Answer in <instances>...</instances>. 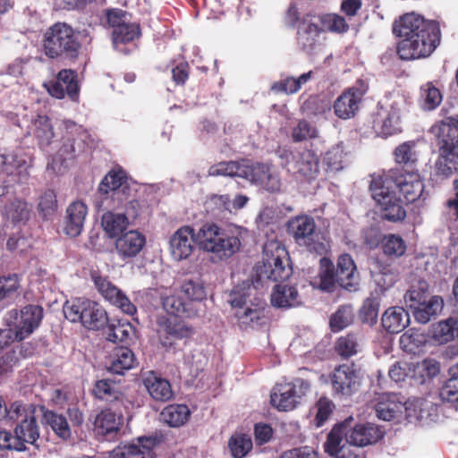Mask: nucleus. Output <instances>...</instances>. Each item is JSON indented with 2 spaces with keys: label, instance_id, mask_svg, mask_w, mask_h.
<instances>
[{
  "label": "nucleus",
  "instance_id": "obj_1",
  "mask_svg": "<svg viewBox=\"0 0 458 458\" xmlns=\"http://www.w3.org/2000/svg\"><path fill=\"white\" fill-rule=\"evenodd\" d=\"M370 191L372 198L380 207L382 216L395 222L403 220L406 216L401 199L396 197V191L403 197V201L412 203L422 197L424 183L419 174L404 173L399 174L394 181L374 179Z\"/></svg>",
  "mask_w": 458,
  "mask_h": 458
},
{
  "label": "nucleus",
  "instance_id": "obj_2",
  "mask_svg": "<svg viewBox=\"0 0 458 458\" xmlns=\"http://www.w3.org/2000/svg\"><path fill=\"white\" fill-rule=\"evenodd\" d=\"M393 31L402 38L397 46V53L403 60L427 57L440 41L438 24L413 13H406L396 21Z\"/></svg>",
  "mask_w": 458,
  "mask_h": 458
},
{
  "label": "nucleus",
  "instance_id": "obj_3",
  "mask_svg": "<svg viewBox=\"0 0 458 458\" xmlns=\"http://www.w3.org/2000/svg\"><path fill=\"white\" fill-rule=\"evenodd\" d=\"M248 230L230 225L225 228L215 223L203 224L196 233L199 248L210 255L213 263L225 262L240 251Z\"/></svg>",
  "mask_w": 458,
  "mask_h": 458
},
{
  "label": "nucleus",
  "instance_id": "obj_4",
  "mask_svg": "<svg viewBox=\"0 0 458 458\" xmlns=\"http://www.w3.org/2000/svg\"><path fill=\"white\" fill-rule=\"evenodd\" d=\"M208 175L244 178L270 192L278 191L281 187V181L276 170L264 164L220 162L209 167Z\"/></svg>",
  "mask_w": 458,
  "mask_h": 458
},
{
  "label": "nucleus",
  "instance_id": "obj_5",
  "mask_svg": "<svg viewBox=\"0 0 458 458\" xmlns=\"http://www.w3.org/2000/svg\"><path fill=\"white\" fill-rule=\"evenodd\" d=\"M439 141V157L435 174L442 178L458 171V121L448 117L432 127Z\"/></svg>",
  "mask_w": 458,
  "mask_h": 458
},
{
  "label": "nucleus",
  "instance_id": "obj_6",
  "mask_svg": "<svg viewBox=\"0 0 458 458\" xmlns=\"http://www.w3.org/2000/svg\"><path fill=\"white\" fill-rule=\"evenodd\" d=\"M42 47L48 58L75 60L80 55L81 45L70 25L56 22L44 32Z\"/></svg>",
  "mask_w": 458,
  "mask_h": 458
},
{
  "label": "nucleus",
  "instance_id": "obj_7",
  "mask_svg": "<svg viewBox=\"0 0 458 458\" xmlns=\"http://www.w3.org/2000/svg\"><path fill=\"white\" fill-rule=\"evenodd\" d=\"M137 184L127 173L116 165V230L123 232L132 224L140 210V202L134 198Z\"/></svg>",
  "mask_w": 458,
  "mask_h": 458
},
{
  "label": "nucleus",
  "instance_id": "obj_8",
  "mask_svg": "<svg viewBox=\"0 0 458 458\" xmlns=\"http://www.w3.org/2000/svg\"><path fill=\"white\" fill-rule=\"evenodd\" d=\"M64 317L71 322H81L90 330H99L108 323L106 311L96 301L75 298L64 305Z\"/></svg>",
  "mask_w": 458,
  "mask_h": 458
},
{
  "label": "nucleus",
  "instance_id": "obj_9",
  "mask_svg": "<svg viewBox=\"0 0 458 458\" xmlns=\"http://www.w3.org/2000/svg\"><path fill=\"white\" fill-rule=\"evenodd\" d=\"M254 288L247 284L243 287H236L230 294L229 302L233 308V315L242 327H254L262 323L265 318L266 303L257 300L253 303L250 296Z\"/></svg>",
  "mask_w": 458,
  "mask_h": 458
},
{
  "label": "nucleus",
  "instance_id": "obj_10",
  "mask_svg": "<svg viewBox=\"0 0 458 458\" xmlns=\"http://www.w3.org/2000/svg\"><path fill=\"white\" fill-rule=\"evenodd\" d=\"M404 301L415 320L421 324L439 315L444 308L443 298L431 295L426 282H420L418 287H411L404 295Z\"/></svg>",
  "mask_w": 458,
  "mask_h": 458
},
{
  "label": "nucleus",
  "instance_id": "obj_11",
  "mask_svg": "<svg viewBox=\"0 0 458 458\" xmlns=\"http://www.w3.org/2000/svg\"><path fill=\"white\" fill-rule=\"evenodd\" d=\"M262 262L263 265L259 269L260 278L284 281L292 275L288 252L276 240L267 241L264 244Z\"/></svg>",
  "mask_w": 458,
  "mask_h": 458
},
{
  "label": "nucleus",
  "instance_id": "obj_12",
  "mask_svg": "<svg viewBox=\"0 0 458 458\" xmlns=\"http://www.w3.org/2000/svg\"><path fill=\"white\" fill-rule=\"evenodd\" d=\"M288 230L300 246H304L310 252L322 255L328 250V242L324 235L316 231L312 217L303 215L292 218L288 223Z\"/></svg>",
  "mask_w": 458,
  "mask_h": 458
},
{
  "label": "nucleus",
  "instance_id": "obj_13",
  "mask_svg": "<svg viewBox=\"0 0 458 458\" xmlns=\"http://www.w3.org/2000/svg\"><path fill=\"white\" fill-rule=\"evenodd\" d=\"M66 134L62 139V145L57 150L55 160L62 165L67 161H72L88 148H92L94 140L82 126H77L72 121H66Z\"/></svg>",
  "mask_w": 458,
  "mask_h": 458
},
{
  "label": "nucleus",
  "instance_id": "obj_14",
  "mask_svg": "<svg viewBox=\"0 0 458 458\" xmlns=\"http://www.w3.org/2000/svg\"><path fill=\"white\" fill-rule=\"evenodd\" d=\"M310 388V383L301 378L277 384L271 392L270 403L278 411H292L301 403Z\"/></svg>",
  "mask_w": 458,
  "mask_h": 458
},
{
  "label": "nucleus",
  "instance_id": "obj_15",
  "mask_svg": "<svg viewBox=\"0 0 458 458\" xmlns=\"http://www.w3.org/2000/svg\"><path fill=\"white\" fill-rule=\"evenodd\" d=\"M157 335L159 344L166 350L174 348L176 342L190 339L195 333L189 324L167 316L157 319Z\"/></svg>",
  "mask_w": 458,
  "mask_h": 458
},
{
  "label": "nucleus",
  "instance_id": "obj_16",
  "mask_svg": "<svg viewBox=\"0 0 458 458\" xmlns=\"http://www.w3.org/2000/svg\"><path fill=\"white\" fill-rule=\"evenodd\" d=\"M347 436L348 421L335 425L327 434L324 451L333 458H364L361 451L350 445Z\"/></svg>",
  "mask_w": 458,
  "mask_h": 458
},
{
  "label": "nucleus",
  "instance_id": "obj_17",
  "mask_svg": "<svg viewBox=\"0 0 458 458\" xmlns=\"http://www.w3.org/2000/svg\"><path fill=\"white\" fill-rule=\"evenodd\" d=\"M43 318V309L38 305H27L21 310L20 320L13 328L4 329L11 335V342L22 341L29 337L38 328Z\"/></svg>",
  "mask_w": 458,
  "mask_h": 458
},
{
  "label": "nucleus",
  "instance_id": "obj_18",
  "mask_svg": "<svg viewBox=\"0 0 458 458\" xmlns=\"http://www.w3.org/2000/svg\"><path fill=\"white\" fill-rule=\"evenodd\" d=\"M196 233L192 227L184 225L177 229L169 240V253L175 261L188 259L194 251Z\"/></svg>",
  "mask_w": 458,
  "mask_h": 458
},
{
  "label": "nucleus",
  "instance_id": "obj_19",
  "mask_svg": "<svg viewBox=\"0 0 458 458\" xmlns=\"http://www.w3.org/2000/svg\"><path fill=\"white\" fill-rule=\"evenodd\" d=\"M344 421H348L347 440L354 448L373 445L383 437L382 430L372 423H360L352 426V416Z\"/></svg>",
  "mask_w": 458,
  "mask_h": 458
},
{
  "label": "nucleus",
  "instance_id": "obj_20",
  "mask_svg": "<svg viewBox=\"0 0 458 458\" xmlns=\"http://www.w3.org/2000/svg\"><path fill=\"white\" fill-rule=\"evenodd\" d=\"M331 381L336 394L349 396L358 390L360 377L353 367L344 364L335 369Z\"/></svg>",
  "mask_w": 458,
  "mask_h": 458
},
{
  "label": "nucleus",
  "instance_id": "obj_21",
  "mask_svg": "<svg viewBox=\"0 0 458 458\" xmlns=\"http://www.w3.org/2000/svg\"><path fill=\"white\" fill-rule=\"evenodd\" d=\"M377 136L387 138L402 131L400 111L394 107L379 108L373 121Z\"/></svg>",
  "mask_w": 458,
  "mask_h": 458
},
{
  "label": "nucleus",
  "instance_id": "obj_22",
  "mask_svg": "<svg viewBox=\"0 0 458 458\" xmlns=\"http://www.w3.org/2000/svg\"><path fill=\"white\" fill-rule=\"evenodd\" d=\"M162 442L158 435L144 436L137 438L136 442L119 446V458H156L152 450Z\"/></svg>",
  "mask_w": 458,
  "mask_h": 458
},
{
  "label": "nucleus",
  "instance_id": "obj_23",
  "mask_svg": "<svg viewBox=\"0 0 458 458\" xmlns=\"http://www.w3.org/2000/svg\"><path fill=\"white\" fill-rule=\"evenodd\" d=\"M87 214L88 207L84 202L81 200L72 202L65 211L63 233L69 238L78 237L83 230Z\"/></svg>",
  "mask_w": 458,
  "mask_h": 458
},
{
  "label": "nucleus",
  "instance_id": "obj_24",
  "mask_svg": "<svg viewBox=\"0 0 458 458\" xmlns=\"http://www.w3.org/2000/svg\"><path fill=\"white\" fill-rule=\"evenodd\" d=\"M126 12L116 9V51L127 54L131 49L121 47L120 44L133 43L140 36V25L131 21Z\"/></svg>",
  "mask_w": 458,
  "mask_h": 458
},
{
  "label": "nucleus",
  "instance_id": "obj_25",
  "mask_svg": "<svg viewBox=\"0 0 458 458\" xmlns=\"http://www.w3.org/2000/svg\"><path fill=\"white\" fill-rule=\"evenodd\" d=\"M285 165L288 172L307 179L314 178L318 173V159L314 152L307 149L297 152Z\"/></svg>",
  "mask_w": 458,
  "mask_h": 458
},
{
  "label": "nucleus",
  "instance_id": "obj_26",
  "mask_svg": "<svg viewBox=\"0 0 458 458\" xmlns=\"http://www.w3.org/2000/svg\"><path fill=\"white\" fill-rule=\"evenodd\" d=\"M142 383L148 394L156 401L166 402L174 395L170 382L153 370L142 374Z\"/></svg>",
  "mask_w": 458,
  "mask_h": 458
},
{
  "label": "nucleus",
  "instance_id": "obj_27",
  "mask_svg": "<svg viewBox=\"0 0 458 458\" xmlns=\"http://www.w3.org/2000/svg\"><path fill=\"white\" fill-rule=\"evenodd\" d=\"M39 437V428L35 413L25 419L20 424L15 425L13 438L15 439V451L23 452L27 449L26 444L36 445Z\"/></svg>",
  "mask_w": 458,
  "mask_h": 458
},
{
  "label": "nucleus",
  "instance_id": "obj_28",
  "mask_svg": "<svg viewBox=\"0 0 458 458\" xmlns=\"http://www.w3.org/2000/svg\"><path fill=\"white\" fill-rule=\"evenodd\" d=\"M364 94L363 88H349L335 101V114L341 119H350L354 116Z\"/></svg>",
  "mask_w": 458,
  "mask_h": 458
},
{
  "label": "nucleus",
  "instance_id": "obj_29",
  "mask_svg": "<svg viewBox=\"0 0 458 458\" xmlns=\"http://www.w3.org/2000/svg\"><path fill=\"white\" fill-rule=\"evenodd\" d=\"M145 242L144 235L136 230H130L116 236V250L123 259L133 258L140 253Z\"/></svg>",
  "mask_w": 458,
  "mask_h": 458
},
{
  "label": "nucleus",
  "instance_id": "obj_30",
  "mask_svg": "<svg viewBox=\"0 0 458 458\" xmlns=\"http://www.w3.org/2000/svg\"><path fill=\"white\" fill-rule=\"evenodd\" d=\"M403 403L392 394H381L375 399V411L380 420L389 421L403 413Z\"/></svg>",
  "mask_w": 458,
  "mask_h": 458
},
{
  "label": "nucleus",
  "instance_id": "obj_31",
  "mask_svg": "<svg viewBox=\"0 0 458 458\" xmlns=\"http://www.w3.org/2000/svg\"><path fill=\"white\" fill-rule=\"evenodd\" d=\"M335 273L341 287L352 291L358 285L356 266L349 254H343L338 258Z\"/></svg>",
  "mask_w": 458,
  "mask_h": 458
},
{
  "label": "nucleus",
  "instance_id": "obj_32",
  "mask_svg": "<svg viewBox=\"0 0 458 458\" xmlns=\"http://www.w3.org/2000/svg\"><path fill=\"white\" fill-rule=\"evenodd\" d=\"M405 417L410 422H428L432 420L436 407L424 399H410L403 403Z\"/></svg>",
  "mask_w": 458,
  "mask_h": 458
},
{
  "label": "nucleus",
  "instance_id": "obj_33",
  "mask_svg": "<svg viewBox=\"0 0 458 458\" xmlns=\"http://www.w3.org/2000/svg\"><path fill=\"white\" fill-rule=\"evenodd\" d=\"M11 333L9 331H0V378L7 376L13 371L20 361L21 351L15 349L5 350L11 342Z\"/></svg>",
  "mask_w": 458,
  "mask_h": 458
},
{
  "label": "nucleus",
  "instance_id": "obj_34",
  "mask_svg": "<svg viewBox=\"0 0 458 458\" xmlns=\"http://www.w3.org/2000/svg\"><path fill=\"white\" fill-rule=\"evenodd\" d=\"M114 199V168H112L100 182L95 200L98 211L112 208Z\"/></svg>",
  "mask_w": 458,
  "mask_h": 458
},
{
  "label": "nucleus",
  "instance_id": "obj_35",
  "mask_svg": "<svg viewBox=\"0 0 458 458\" xmlns=\"http://www.w3.org/2000/svg\"><path fill=\"white\" fill-rule=\"evenodd\" d=\"M409 323L410 316L402 307H390L382 316V326L392 334L402 332Z\"/></svg>",
  "mask_w": 458,
  "mask_h": 458
},
{
  "label": "nucleus",
  "instance_id": "obj_36",
  "mask_svg": "<svg viewBox=\"0 0 458 458\" xmlns=\"http://www.w3.org/2000/svg\"><path fill=\"white\" fill-rule=\"evenodd\" d=\"M433 339L440 344H446L458 337V312L447 319L432 326Z\"/></svg>",
  "mask_w": 458,
  "mask_h": 458
},
{
  "label": "nucleus",
  "instance_id": "obj_37",
  "mask_svg": "<svg viewBox=\"0 0 458 458\" xmlns=\"http://www.w3.org/2000/svg\"><path fill=\"white\" fill-rule=\"evenodd\" d=\"M299 294L295 287L288 284L275 285L271 293V303L279 308H289L299 304Z\"/></svg>",
  "mask_w": 458,
  "mask_h": 458
},
{
  "label": "nucleus",
  "instance_id": "obj_38",
  "mask_svg": "<svg viewBox=\"0 0 458 458\" xmlns=\"http://www.w3.org/2000/svg\"><path fill=\"white\" fill-rule=\"evenodd\" d=\"M411 372V378L423 384L439 374L440 364L435 359H424L421 361L412 362Z\"/></svg>",
  "mask_w": 458,
  "mask_h": 458
},
{
  "label": "nucleus",
  "instance_id": "obj_39",
  "mask_svg": "<svg viewBox=\"0 0 458 458\" xmlns=\"http://www.w3.org/2000/svg\"><path fill=\"white\" fill-rule=\"evenodd\" d=\"M191 415V411L184 404H171L165 407L161 414V420L170 427H181L185 424Z\"/></svg>",
  "mask_w": 458,
  "mask_h": 458
},
{
  "label": "nucleus",
  "instance_id": "obj_40",
  "mask_svg": "<svg viewBox=\"0 0 458 458\" xmlns=\"http://www.w3.org/2000/svg\"><path fill=\"white\" fill-rule=\"evenodd\" d=\"M33 135L37 138L40 148L50 145L54 138V130L47 115L38 114L32 121Z\"/></svg>",
  "mask_w": 458,
  "mask_h": 458
},
{
  "label": "nucleus",
  "instance_id": "obj_41",
  "mask_svg": "<svg viewBox=\"0 0 458 458\" xmlns=\"http://www.w3.org/2000/svg\"><path fill=\"white\" fill-rule=\"evenodd\" d=\"M35 411L36 408L32 404H26L21 401H15L6 408V415H4V420L17 425L33 415Z\"/></svg>",
  "mask_w": 458,
  "mask_h": 458
},
{
  "label": "nucleus",
  "instance_id": "obj_42",
  "mask_svg": "<svg viewBox=\"0 0 458 458\" xmlns=\"http://www.w3.org/2000/svg\"><path fill=\"white\" fill-rule=\"evenodd\" d=\"M252 445L250 437L242 433L233 434L228 441V447L233 458L245 457L252 449Z\"/></svg>",
  "mask_w": 458,
  "mask_h": 458
},
{
  "label": "nucleus",
  "instance_id": "obj_43",
  "mask_svg": "<svg viewBox=\"0 0 458 458\" xmlns=\"http://www.w3.org/2000/svg\"><path fill=\"white\" fill-rule=\"evenodd\" d=\"M382 250L385 255L391 258L402 257L407 250L405 241L396 234H386L381 242Z\"/></svg>",
  "mask_w": 458,
  "mask_h": 458
},
{
  "label": "nucleus",
  "instance_id": "obj_44",
  "mask_svg": "<svg viewBox=\"0 0 458 458\" xmlns=\"http://www.w3.org/2000/svg\"><path fill=\"white\" fill-rule=\"evenodd\" d=\"M21 278L18 274L0 276V301L12 300L19 295Z\"/></svg>",
  "mask_w": 458,
  "mask_h": 458
},
{
  "label": "nucleus",
  "instance_id": "obj_45",
  "mask_svg": "<svg viewBox=\"0 0 458 458\" xmlns=\"http://www.w3.org/2000/svg\"><path fill=\"white\" fill-rule=\"evenodd\" d=\"M181 291L191 301L199 302L207 298L206 287L199 278L185 280L181 286Z\"/></svg>",
  "mask_w": 458,
  "mask_h": 458
},
{
  "label": "nucleus",
  "instance_id": "obj_46",
  "mask_svg": "<svg viewBox=\"0 0 458 458\" xmlns=\"http://www.w3.org/2000/svg\"><path fill=\"white\" fill-rule=\"evenodd\" d=\"M58 202L54 190L47 189L38 198V210L46 220L50 219L57 211Z\"/></svg>",
  "mask_w": 458,
  "mask_h": 458
},
{
  "label": "nucleus",
  "instance_id": "obj_47",
  "mask_svg": "<svg viewBox=\"0 0 458 458\" xmlns=\"http://www.w3.org/2000/svg\"><path fill=\"white\" fill-rule=\"evenodd\" d=\"M30 211L28 202L20 199H13L5 208L13 224L26 223L30 219Z\"/></svg>",
  "mask_w": 458,
  "mask_h": 458
},
{
  "label": "nucleus",
  "instance_id": "obj_48",
  "mask_svg": "<svg viewBox=\"0 0 458 458\" xmlns=\"http://www.w3.org/2000/svg\"><path fill=\"white\" fill-rule=\"evenodd\" d=\"M47 423L53 431L62 439H67L71 437V429L66 418L64 415L57 414L52 411H47L44 414Z\"/></svg>",
  "mask_w": 458,
  "mask_h": 458
},
{
  "label": "nucleus",
  "instance_id": "obj_49",
  "mask_svg": "<svg viewBox=\"0 0 458 458\" xmlns=\"http://www.w3.org/2000/svg\"><path fill=\"white\" fill-rule=\"evenodd\" d=\"M450 377L445 382L440 389V398L444 402H457L458 409V369H450Z\"/></svg>",
  "mask_w": 458,
  "mask_h": 458
},
{
  "label": "nucleus",
  "instance_id": "obj_50",
  "mask_svg": "<svg viewBox=\"0 0 458 458\" xmlns=\"http://www.w3.org/2000/svg\"><path fill=\"white\" fill-rule=\"evenodd\" d=\"M426 342V335L415 329L408 330L400 337L401 347L408 352H416Z\"/></svg>",
  "mask_w": 458,
  "mask_h": 458
},
{
  "label": "nucleus",
  "instance_id": "obj_51",
  "mask_svg": "<svg viewBox=\"0 0 458 458\" xmlns=\"http://www.w3.org/2000/svg\"><path fill=\"white\" fill-rule=\"evenodd\" d=\"M443 100V95L439 88H421L419 105L424 111H431L437 108Z\"/></svg>",
  "mask_w": 458,
  "mask_h": 458
},
{
  "label": "nucleus",
  "instance_id": "obj_52",
  "mask_svg": "<svg viewBox=\"0 0 458 458\" xmlns=\"http://www.w3.org/2000/svg\"><path fill=\"white\" fill-rule=\"evenodd\" d=\"M360 338L353 334L341 336L336 343L337 352L345 358L356 354L360 350Z\"/></svg>",
  "mask_w": 458,
  "mask_h": 458
},
{
  "label": "nucleus",
  "instance_id": "obj_53",
  "mask_svg": "<svg viewBox=\"0 0 458 458\" xmlns=\"http://www.w3.org/2000/svg\"><path fill=\"white\" fill-rule=\"evenodd\" d=\"M353 321V310L351 306L340 307L330 318V327L334 332L343 330Z\"/></svg>",
  "mask_w": 458,
  "mask_h": 458
},
{
  "label": "nucleus",
  "instance_id": "obj_54",
  "mask_svg": "<svg viewBox=\"0 0 458 458\" xmlns=\"http://www.w3.org/2000/svg\"><path fill=\"white\" fill-rule=\"evenodd\" d=\"M94 426L98 435H112L114 432V412L110 409L101 411L95 419Z\"/></svg>",
  "mask_w": 458,
  "mask_h": 458
},
{
  "label": "nucleus",
  "instance_id": "obj_55",
  "mask_svg": "<svg viewBox=\"0 0 458 458\" xmlns=\"http://www.w3.org/2000/svg\"><path fill=\"white\" fill-rule=\"evenodd\" d=\"M213 202L220 208H224L230 213H234L245 207L249 198L245 195H236L233 200L228 195H216L212 199Z\"/></svg>",
  "mask_w": 458,
  "mask_h": 458
},
{
  "label": "nucleus",
  "instance_id": "obj_56",
  "mask_svg": "<svg viewBox=\"0 0 458 458\" xmlns=\"http://www.w3.org/2000/svg\"><path fill=\"white\" fill-rule=\"evenodd\" d=\"M320 283L319 287L324 291H330L335 283L338 284L336 273L333 269L332 261L329 259H320Z\"/></svg>",
  "mask_w": 458,
  "mask_h": 458
},
{
  "label": "nucleus",
  "instance_id": "obj_57",
  "mask_svg": "<svg viewBox=\"0 0 458 458\" xmlns=\"http://www.w3.org/2000/svg\"><path fill=\"white\" fill-rule=\"evenodd\" d=\"M418 156L416 144L412 141L404 142L394 150L395 161L399 164H413L417 161Z\"/></svg>",
  "mask_w": 458,
  "mask_h": 458
},
{
  "label": "nucleus",
  "instance_id": "obj_58",
  "mask_svg": "<svg viewBox=\"0 0 458 458\" xmlns=\"http://www.w3.org/2000/svg\"><path fill=\"white\" fill-rule=\"evenodd\" d=\"M323 28L334 33H344L349 30V25L345 19L336 13H327L321 17Z\"/></svg>",
  "mask_w": 458,
  "mask_h": 458
},
{
  "label": "nucleus",
  "instance_id": "obj_59",
  "mask_svg": "<svg viewBox=\"0 0 458 458\" xmlns=\"http://www.w3.org/2000/svg\"><path fill=\"white\" fill-rule=\"evenodd\" d=\"M136 364L133 352L125 346L116 347V374L131 369Z\"/></svg>",
  "mask_w": 458,
  "mask_h": 458
},
{
  "label": "nucleus",
  "instance_id": "obj_60",
  "mask_svg": "<svg viewBox=\"0 0 458 458\" xmlns=\"http://www.w3.org/2000/svg\"><path fill=\"white\" fill-rule=\"evenodd\" d=\"M318 34V27L316 24L310 23L299 29L298 42L304 49H310L315 45Z\"/></svg>",
  "mask_w": 458,
  "mask_h": 458
},
{
  "label": "nucleus",
  "instance_id": "obj_61",
  "mask_svg": "<svg viewBox=\"0 0 458 458\" xmlns=\"http://www.w3.org/2000/svg\"><path fill=\"white\" fill-rule=\"evenodd\" d=\"M344 157V145L339 143L326 153L324 162L327 165L328 169L332 171H339L343 168Z\"/></svg>",
  "mask_w": 458,
  "mask_h": 458
},
{
  "label": "nucleus",
  "instance_id": "obj_62",
  "mask_svg": "<svg viewBox=\"0 0 458 458\" xmlns=\"http://www.w3.org/2000/svg\"><path fill=\"white\" fill-rule=\"evenodd\" d=\"M335 406L332 401L327 398H320L316 406L315 424L321 427L330 417Z\"/></svg>",
  "mask_w": 458,
  "mask_h": 458
},
{
  "label": "nucleus",
  "instance_id": "obj_63",
  "mask_svg": "<svg viewBox=\"0 0 458 458\" xmlns=\"http://www.w3.org/2000/svg\"><path fill=\"white\" fill-rule=\"evenodd\" d=\"M163 308L171 315L179 317L187 313L186 305L176 295H168L163 298Z\"/></svg>",
  "mask_w": 458,
  "mask_h": 458
},
{
  "label": "nucleus",
  "instance_id": "obj_64",
  "mask_svg": "<svg viewBox=\"0 0 458 458\" xmlns=\"http://www.w3.org/2000/svg\"><path fill=\"white\" fill-rule=\"evenodd\" d=\"M412 362L398 361L389 369V377L395 382L403 381L406 377H411Z\"/></svg>",
  "mask_w": 458,
  "mask_h": 458
}]
</instances>
